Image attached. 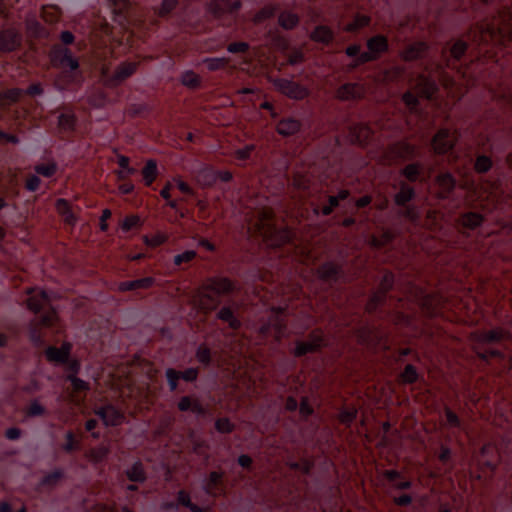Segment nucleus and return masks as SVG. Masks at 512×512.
I'll list each match as a JSON object with an SVG mask.
<instances>
[{
    "label": "nucleus",
    "instance_id": "obj_1",
    "mask_svg": "<svg viewBox=\"0 0 512 512\" xmlns=\"http://www.w3.org/2000/svg\"><path fill=\"white\" fill-rule=\"evenodd\" d=\"M511 21V13L503 11L491 23L481 22L472 26L468 38L479 46L488 43L505 46L512 41Z\"/></svg>",
    "mask_w": 512,
    "mask_h": 512
},
{
    "label": "nucleus",
    "instance_id": "obj_2",
    "mask_svg": "<svg viewBox=\"0 0 512 512\" xmlns=\"http://www.w3.org/2000/svg\"><path fill=\"white\" fill-rule=\"evenodd\" d=\"M252 235H259L270 246L281 247L289 243L293 238V232L288 227L277 228L275 225V213L271 207H263L257 218L249 227Z\"/></svg>",
    "mask_w": 512,
    "mask_h": 512
},
{
    "label": "nucleus",
    "instance_id": "obj_3",
    "mask_svg": "<svg viewBox=\"0 0 512 512\" xmlns=\"http://www.w3.org/2000/svg\"><path fill=\"white\" fill-rule=\"evenodd\" d=\"M60 322V316L57 309L49 305V308L38 318L33 319L29 324V338L31 342L40 346L44 343L42 328L56 327Z\"/></svg>",
    "mask_w": 512,
    "mask_h": 512
},
{
    "label": "nucleus",
    "instance_id": "obj_4",
    "mask_svg": "<svg viewBox=\"0 0 512 512\" xmlns=\"http://www.w3.org/2000/svg\"><path fill=\"white\" fill-rule=\"evenodd\" d=\"M190 304L198 312L205 316L217 310L221 304V299L214 295L211 291L206 290L203 284L193 294Z\"/></svg>",
    "mask_w": 512,
    "mask_h": 512
},
{
    "label": "nucleus",
    "instance_id": "obj_5",
    "mask_svg": "<svg viewBox=\"0 0 512 512\" xmlns=\"http://www.w3.org/2000/svg\"><path fill=\"white\" fill-rule=\"evenodd\" d=\"M273 84L281 94L293 100H304L310 94V91L307 87L301 85L298 82L285 78L276 79L274 80Z\"/></svg>",
    "mask_w": 512,
    "mask_h": 512
},
{
    "label": "nucleus",
    "instance_id": "obj_6",
    "mask_svg": "<svg viewBox=\"0 0 512 512\" xmlns=\"http://www.w3.org/2000/svg\"><path fill=\"white\" fill-rule=\"evenodd\" d=\"M202 284L205 286L206 290H209L214 295H217L219 299L222 296L233 293L237 289L236 282L228 277H209Z\"/></svg>",
    "mask_w": 512,
    "mask_h": 512
},
{
    "label": "nucleus",
    "instance_id": "obj_7",
    "mask_svg": "<svg viewBox=\"0 0 512 512\" xmlns=\"http://www.w3.org/2000/svg\"><path fill=\"white\" fill-rule=\"evenodd\" d=\"M50 60L53 67L66 68L76 70L79 67V62L72 56L69 48H62L55 46L50 52Z\"/></svg>",
    "mask_w": 512,
    "mask_h": 512
},
{
    "label": "nucleus",
    "instance_id": "obj_8",
    "mask_svg": "<svg viewBox=\"0 0 512 512\" xmlns=\"http://www.w3.org/2000/svg\"><path fill=\"white\" fill-rule=\"evenodd\" d=\"M168 387L171 392H174L178 388V382L180 379L186 382H194L198 379L199 368L190 367L184 371H178L174 368H168L165 372Z\"/></svg>",
    "mask_w": 512,
    "mask_h": 512
},
{
    "label": "nucleus",
    "instance_id": "obj_9",
    "mask_svg": "<svg viewBox=\"0 0 512 512\" xmlns=\"http://www.w3.org/2000/svg\"><path fill=\"white\" fill-rule=\"evenodd\" d=\"M468 49V45L463 40H457L449 50L443 49L441 52L442 60L445 62V66L451 69L458 68V62L465 55Z\"/></svg>",
    "mask_w": 512,
    "mask_h": 512
},
{
    "label": "nucleus",
    "instance_id": "obj_10",
    "mask_svg": "<svg viewBox=\"0 0 512 512\" xmlns=\"http://www.w3.org/2000/svg\"><path fill=\"white\" fill-rule=\"evenodd\" d=\"M272 311L276 312L277 314L270 317L268 322L263 324L259 328V333L263 336H267L270 333V331L273 329L275 340L280 341L281 338L283 337L284 331L286 329V322L278 314L282 313L284 311V309L272 308Z\"/></svg>",
    "mask_w": 512,
    "mask_h": 512
},
{
    "label": "nucleus",
    "instance_id": "obj_11",
    "mask_svg": "<svg viewBox=\"0 0 512 512\" xmlns=\"http://www.w3.org/2000/svg\"><path fill=\"white\" fill-rule=\"evenodd\" d=\"M22 36L15 28L0 30V51L4 53L14 52L20 48Z\"/></svg>",
    "mask_w": 512,
    "mask_h": 512
},
{
    "label": "nucleus",
    "instance_id": "obj_12",
    "mask_svg": "<svg viewBox=\"0 0 512 512\" xmlns=\"http://www.w3.org/2000/svg\"><path fill=\"white\" fill-rule=\"evenodd\" d=\"M73 345L71 342L64 341L60 347L48 346L44 355L48 362L53 364H65L68 362L72 352Z\"/></svg>",
    "mask_w": 512,
    "mask_h": 512
},
{
    "label": "nucleus",
    "instance_id": "obj_13",
    "mask_svg": "<svg viewBox=\"0 0 512 512\" xmlns=\"http://www.w3.org/2000/svg\"><path fill=\"white\" fill-rule=\"evenodd\" d=\"M35 287H29L25 293L29 296L26 300V307L34 314H38L46 304L50 303V298L45 290H39L37 294Z\"/></svg>",
    "mask_w": 512,
    "mask_h": 512
},
{
    "label": "nucleus",
    "instance_id": "obj_14",
    "mask_svg": "<svg viewBox=\"0 0 512 512\" xmlns=\"http://www.w3.org/2000/svg\"><path fill=\"white\" fill-rule=\"evenodd\" d=\"M365 94V86L360 83H345L336 90V98L341 101L360 100Z\"/></svg>",
    "mask_w": 512,
    "mask_h": 512
},
{
    "label": "nucleus",
    "instance_id": "obj_15",
    "mask_svg": "<svg viewBox=\"0 0 512 512\" xmlns=\"http://www.w3.org/2000/svg\"><path fill=\"white\" fill-rule=\"evenodd\" d=\"M373 134L374 132L368 124L358 123L350 126L348 137L351 143L365 146L370 142Z\"/></svg>",
    "mask_w": 512,
    "mask_h": 512
},
{
    "label": "nucleus",
    "instance_id": "obj_16",
    "mask_svg": "<svg viewBox=\"0 0 512 512\" xmlns=\"http://www.w3.org/2000/svg\"><path fill=\"white\" fill-rule=\"evenodd\" d=\"M455 145V137L448 129H440L432 139V146L437 154H446Z\"/></svg>",
    "mask_w": 512,
    "mask_h": 512
},
{
    "label": "nucleus",
    "instance_id": "obj_17",
    "mask_svg": "<svg viewBox=\"0 0 512 512\" xmlns=\"http://www.w3.org/2000/svg\"><path fill=\"white\" fill-rule=\"evenodd\" d=\"M241 7V2L236 0L230 2L229 0H210L208 4V11L215 18L219 19L226 14L233 13Z\"/></svg>",
    "mask_w": 512,
    "mask_h": 512
},
{
    "label": "nucleus",
    "instance_id": "obj_18",
    "mask_svg": "<svg viewBox=\"0 0 512 512\" xmlns=\"http://www.w3.org/2000/svg\"><path fill=\"white\" fill-rule=\"evenodd\" d=\"M96 414L103 420L106 426H118L123 423L124 413L113 405H106L99 408Z\"/></svg>",
    "mask_w": 512,
    "mask_h": 512
},
{
    "label": "nucleus",
    "instance_id": "obj_19",
    "mask_svg": "<svg viewBox=\"0 0 512 512\" xmlns=\"http://www.w3.org/2000/svg\"><path fill=\"white\" fill-rule=\"evenodd\" d=\"M139 63L137 62H122L120 63L111 78L108 80V83L111 86H117L121 82L125 81L127 78L131 77L138 68Z\"/></svg>",
    "mask_w": 512,
    "mask_h": 512
},
{
    "label": "nucleus",
    "instance_id": "obj_20",
    "mask_svg": "<svg viewBox=\"0 0 512 512\" xmlns=\"http://www.w3.org/2000/svg\"><path fill=\"white\" fill-rule=\"evenodd\" d=\"M429 49V45L424 41H417L405 47L400 53L402 60L406 62L415 61L424 57Z\"/></svg>",
    "mask_w": 512,
    "mask_h": 512
},
{
    "label": "nucleus",
    "instance_id": "obj_21",
    "mask_svg": "<svg viewBox=\"0 0 512 512\" xmlns=\"http://www.w3.org/2000/svg\"><path fill=\"white\" fill-rule=\"evenodd\" d=\"M435 182L439 187L438 196L441 199L447 198L453 192L456 186V180L449 172L439 174L436 177Z\"/></svg>",
    "mask_w": 512,
    "mask_h": 512
},
{
    "label": "nucleus",
    "instance_id": "obj_22",
    "mask_svg": "<svg viewBox=\"0 0 512 512\" xmlns=\"http://www.w3.org/2000/svg\"><path fill=\"white\" fill-rule=\"evenodd\" d=\"M416 93L419 97L432 99L438 88L436 83L425 76H419L416 84Z\"/></svg>",
    "mask_w": 512,
    "mask_h": 512
},
{
    "label": "nucleus",
    "instance_id": "obj_23",
    "mask_svg": "<svg viewBox=\"0 0 512 512\" xmlns=\"http://www.w3.org/2000/svg\"><path fill=\"white\" fill-rule=\"evenodd\" d=\"M301 126V122L295 118H284L277 123L276 131L281 136L289 137L298 133Z\"/></svg>",
    "mask_w": 512,
    "mask_h": 512
},
{
    "label": "nucleus",
    "instance_id": "obj_24",
    "mask_svg": "<svg viewBox=\"0 0 512 512\" xmlns=\"http://www.w3.org/2000/svg\"><path fill=\"white\" fill-rule=\"evenodd\" d=\"M388 151L397 158L410 159L414 156L416 147L406 141H399L389 146Z\"/></svg>",
    "mask_w": 512,
    "mask_h": 512
},
{
    "label": "nucleus",
    "instance_id": "obj_25",
    "mask_svg": "<svg viewBox=\"0 0 512 512\" xmlns=\"http://www.w3.org/2000/svg\"><path fill=\"white\" fill-rule=\"evenodd\" d=\"M155 283V279L153 277H144L141 279L124 281L119 283L118 290L120 292L133 291L138 289H149Z\"/></svg>",
    "mask_w": 512,
    "mask_h": 512
},
{
    "label": "nucleus",
    "instance_id": "obj_26",
    "mask_svg": "<svg viewBox=\"0 0 512 512\" xmlns=\"http://www.w3.org/2000/svg\"><path fill=\"white\" fill-rule=\"evenodd\" d=\"M472 336L477 343H494L504 338V331L501 328H496L489 331L475 332Z\"/></svg>",
    "mask_w": 512,
    "mask_h": 512
},
{
    "label": "nucleus",
    "instance_id": "obj_27",
    "mask_svg": "<svg viewBox=\"0 0 512 512\" xmlns=\"http://www.w3.org/2000/svg\"><path fill=\"white\" fill-rule=\"evenodd\" d=\"M216 318L227 323L228 327L232 330H238L242 326L241 321L235 316L234 311L230 306L221 307L216 314Z\"/></svg>",
    "mask_w": 512,
    "mask_h": 512
},
{
    "label": "nucleus",
    "instance_id": "obj_28",
    "mask_svg": "<svg viewBox=\"0 0 512 512\" xmlns=\"http://www.w3.org/2000/svg\"><path fill=\"white\" fill-rule=\"evenodd\" d=\"M310 39L324 45L330 44L334 39V33L329 26L318 25L310 34Z\"/></svg>",
    "mask_w": 512,
    "mask_h": 512
},
{
    "label": "nucleus",
    "instance_id": "obj_29",
    "mask_svg": "<svg viewBox=\"0 0 512 512\" xmlns=\"http://www.w3.org/2000/svg\"><path fill=\"white\" fill-rule=\"evenodd\" d=\"M177 407L178 410L181 412H186L190 410L198 415H203L206 412L200 401L196 398L193 399L190 396L181 397L180 400L178 401Z\"/></svg>",
    "mask_w": 512,
    "mask_h": 512
},
{
    "label": "nucleus",
    "instance_id": "obj_30",
    "mask_svg": "<svg viewBox=\"0 0 512 512\" xmlns=\"http://www.w3.org/2000/svg\"><path fill=\"white\" fill-rule=\"evenodd\" d=\"M341 272V266L334 262H325L317 269V276L322 281L336 279Z\"/></svg>",
    "mask_w": 512,
    "mask_h": 512
},
{
    "label": "nucleus",
    "instance_id": "obj_31",
    "mask_svg": "<svg viewBox=\"0 0 512 512\" xmlns=\"http://www.w3.org/2000/svg\"><path fill=\"white\" fill-rule=\"evenodd\" d=\"M367 48L370 52L375 55H380L388 51L389 44L388 39L384 35H376L367 40Z\"/></svg>",
    "mask_w": 512,
    "mask_h": 512
},
{
    "label": "nucleus",
    "instance_id": "obj_32",
    "mask_svg": "<svg viewBox=\"0 0 512 512\" xmlns=\"http://www.w3.org/2000/svg\"><path fill=\"white\" fill-rule=\"evenodd\" d=\"M321 343H322L321 337L316 338L314 341L297 342L295 349H294V355L296 357H301L308 353L316 352L321 347Z\"/></svg>",
    "mask_w": 512,
    "mask_h": 512
},
{
    "label": "nucleus",
    "instance_id": "obj_33",
    "mask_svg": "<svg viewBox=\"0 0 512 512\" xmlns=\"http://www.w3.org/2000/svg\"><path fill=\"white\" fill-rule=\"evenodd\" d=\"M26 25V32L29 37L32 38H47L49 33L46 30L45 27L41 25L39 21H37L35 18L26 19L25 21Z\"/></svg>",
    "mask_w": 512,
    "mask_h": 512
},
{
    "label": "nucleus",
    "instance_id": "obj_34",
    "mask_svg": "<svg viewBox=\"0 0 512 512\" xmlns=\"http://www.w3.org/2000/svg\"><path fill=\"white\" fill-rule=\"evenodd\" d=\"M23 95V90L20 88H11L5 91H0V107H7L17 103Z\"/></svg>",
    "mask_w": 512,
    "mask_h": 512
},
{
    "label": "nucleus",
    "instance_id": "obj_35",
    "mask_svg": "<svg viewBox=\"0 0 512 512\" xmlns=\"http://www.w3.org/2000/svg\"><path fill=\"white\" fill-rule=\"evenodd\" d=\"M141 174L145 186H151L158 176L157 162L154 159H149L142 168Z\"/></svg>",
    "mask_w": 512,
    "mask_h": 512
},
{
    "label": "nucleus",
    "instance_id": "obj_36",
    "mask_svg": "<svg viewBox=\"0 0 512 512\" xmlns=\"http://www.w3.org/2000/svg\"><path fill=\"white\" fill-rule=\"evenodd\" d=\"M414 197V189L408 186L407 184L402 183L400 186V191L394 196V202L398 206H404L406 205V203L410 202Z\"/></svg>",
    "mask_w": 512,
    "mask_h": 512
},
{
    "label": "nucleus",
    "instance_id": "obj_37",
    "mask_svg": "<svg viewBox=\"0 0 512 512\" xmlns=\"http://www.w3.org/2000/svg\"><path fill=\"white\" fill-rule=\"evenodd\" d=\"M127 478L132 482H140L143 483L146 481V473L141 461H136L133 463L130 469L126 471Z\"/></svg>",
    "mask_w": 512,
    "mask_h": 512
},
{
    "label": "nucleus",
    "instance_id": "obj_38",
    "mask_svg": "<svg viewBox=\"0 0 512 512\" xmlns=\"http://www.w3.org/2000/svg\"><path fill=\"white\" fill-rule=\"evenodd\" d=\"M484 221V217L477 212H467L461 216V224L465 228L476 229Z\"/></svg>",
    "mask_w": 512,
    "mask_h": 512
},
{
    "label": "nucleus",
    "instance_id": "obj_39",
    "mask_svg": "<svg viewBox=\"0 0 512 512\" xmlns=\"http://www.w3.org/2000/svg\"><path fill=\"white\" fill-rule=\"evenodd\" d=\"M278 23L283 29L291 30L298 25L299 17L295 13L284 11L280 13Z\"/></svg>",
    "mask_w": 512,
    "mask_h": 512
},
{
    "label": "nucleus",
    "instance_id": "obj_40",
    "mask_svg": "<svg viewBox=\"0 0 512 512\" xmlns=\"http://www.w3.org/2000/svg\"><path fill=\"white\" fill-rule=\"evenodd\" d=\"M418 380V372L414 365L407 364L399 374L398 381L402 384H414Z\"/></svg>",
    "mask_w": 512,
    "mask_h": 512
},
{
    "label": "nucleus",
    "instance_id": "obj_41",
    "mask_svg": "<svg viewBox=\"0 0 512 512\" xmlns=\"http://www.w3.org/2000/svg\"><path fill=\"white\" fill-rule=\"evenodd\" d=\"M41 17L46 23L54 24L59 21L61 17V11L54 5L43 6Z\"/></svg>",
    "mask_w": 512,
    "mask_h": 512
},
{
    "label": "nucleus",
    "instance_id": "obj_42",
    "mask_svg": "<svg viewBox=\"0 0 512 512\" xmlns=\"http://www.w3.org/2000/svg\"><path fill=\"white\" fill-rule=\"evenodd\" d=\"M439 300L435 295H426L421 300L422 310L428 316H433L437 313Z\"/></svg>",
    "mask_w": 512,
    "mask_h": 512
},
{
    "label": "nucleus",
    "instance_id": "obj_43",
    "mask_svg": "<svg viewBox=\"0 0 512 512\" xmlns=\"http://www.w3.org/2000/svg\"><path fill=\"white\" fill-rule=\"evenodd\" d=\"M371 18L367 15L357 14L352 22L348 23L344 30L346 32H355L370 24Z\"/></svg>",
    "mask_w": 512,
    "mask_h": 512
},
{
    "label": "nucleus",
    "instance_id": "obj_44",
    "mask_svg": "<svg viewBox=\"0 0 512 512\" xmlns=\"http://www.w3.org/2000/svg\"><path fill=\"white\" fill-rule=\"evenodd\" d=\"M493 166L492 159L486 155H478L474 162V171L478 174L488 172Z\"/></svg>",
    "mask_w": 512,
    "mask_h": 512
},
{
    "label": "nucleus",
    "instance_id": "obj_45",
    "mask_svg": "<svg viewBox=\"0 0 512 512\" xmlns=\"http://www.w3.org/2000/svg\"><path fill=\"white\" fill-rule=\"evenodd\" d=\"M24 413L27 418L39 417L46 414V409L38 399H33L25 408Z\"/></svg>",
    "mask_w": 512,
    "mask_h": 512
},
{
    "label": "nucleus",
    "instance_id": "obj_46",
    "mask_svg": "<svg viewBox=\"0 0 512 512\" xmlns=\"http://www.w3.org/2000/svg\"><path fill=\"white\" fill-rule=\"evenodd\" d=\"M229 62L230 59L226 57L205 58L203 60V63L211 72L225 69L228 66Z\"/></svg>",
    "mask_w": 512,
    "mask_h": 512
},
{
    "label": "nucleus",
    "instance_id": "obj_47",
    "mask_svg": "<svg viewBox=\"0 0 512 512\" xmlns=\"http://www.w3.org/2000/svg\"><path fill=\"white\" fill-rule=\"evenodd\" d=\"M76 125V116L73 113H62L58 116V127L64 131H73Z\"/></svg>",
    "mask_w": 512,
    "mask_h": 512
},
{
    "label": "nucleus",
    "instance_id": "obj_48",
    "mask_svg": "<svg viewBox=\"0 0 512 512\" xmlns=\"http://www.w3.org/2000/svg\"><path fill=\"white\" fill-rule=\"evenodd\" d=\"M223 472L212 471L209 474L205 491L210 495H216L215 488L222 483Z\"/></svg>",
    "mask_w": 512,
    "mask_h": 512
},
{
    "label": "nucleus",
    "instance_id": "obj_49",
    "mask_svg": "<svg viewBox=\"0 0 512 512\" xmlns=\"http://www.w3.org/2000/svg\"><path fill=\"white\" fill-rule=\"evenodd\" d=\"M421 173V165L419 163H411L406 165L401 174L410 182H416Z\"/></svg>",
    "mask_w": 512,
    "mask_h": 512
},
{
    "label": "nucleus",
    "instance_id": "obj_50",
    "mask_svg": "<svg viewBox=\"0 0 512 512\" xmlns=\"http://www.w3.org/2000/svg\"><path fill=\"white\" fill-rule=\"evenodd\" d=\"M109 454V448L106 446H98L92 448L87 453V458L93 463H99L103 461Z\"/></svg>",
    "mask_w": 512,
    "mask_h": 512
},
{
    "label": "nucleus",
    "instance_id": "obj_51",
    "mask_svg": "<svg viewBox=\"0 0 512 512\" xmlns=\"http://www.w3.org/2000/svg\"><path fill=\"white\" fill-rule=\"evenodd\" d=\"M179 504L190 509L191 512H204V509L192 503L189 493L180 490L177 495Z\"/></svg>",
    "mask_w": 512,
    "mask_h": 512
},
{
    "label": "nucleus",
    "instance_id": "obj_52",
    "mask_svg": "<svg viewBox=\"0 0 512 512\" xmlns=\"http://www.w3.org/2000/svg\"><path fill=\"white\" fill-rule=\"evenodd\" d=\"M394 237L395 235L390 230H386L380 236H372L370 243L373 247L382 248L391 243Z\"/></svg>",
    "mask_w": 512,
    "mask_h": 512
},
{
    "label": "nucleus",
    "instance_id": "obj_53",
    "mask_svg": "<svg viewBox=\"0 0 512 512\" xmlns=\"http://www.w3.org/2000/svg\"><path fill=\"white\" fill-rule=\"evenodd\" d=\"M276 11V7L274 5H266L261 8L253 17V22L255 24L262 23L263 21L274 16Z\"/></svg>",
    "mask_w": 512,
    "mask_h": 512
},
{
    "label": "nucleus",
    "instance_id": "obj_54",
    "mask_svg": "<svg viewBox=\"0 0 512 512\" xmlns=\"http://www.w3.org/2000/svg\"><path fill=\"white\" fill-rule=\"evenodd\" d=\"M385 300H386V295L377 290L376 292H374L372 294V296L368 300V302L365 306V310L368 313H372L377 309V307L380 304L384 303Z\"/></svg>",
    "mask_w": 512,
    "mask_h": 512
},
{
    "label": "nucleus",
    "instance_id": "obj_55",
    "mask_svg": "<svg viewBox=\"0 0 512 512\" xmlns=\"http://www.w3.org/2000/svg\"><path fill=\"white\" fill-rule=\"evenodd\" d=\"M66 442L62 446V449L66 453H71L73 451L80 449V439H78L72 431H68L65 435Z\"/></svg>",
    "mask_w": 512,
    "mask_h": 512
},
{
    "label": "nucleus",
    "instance_id": "obj_56",
    "mask_svg": "<svg viewBox=\"0 0 512 512\" xmlns=\"http://www.w3.org/2000/svg\"><path fill=\"white\" fill-rule=\"evenodd\" d=\"M34 170L39 175L50 178L57 172V164L54 161L38 164L34 167Z\"/></svg>",
    "mask_w": 512,
    "mask_h": 512
},
{
    "label": "nucleus",
    "instance_id": "obj_57",
    "mask_svg": "<svg viewBox=\"0 0 512 512\" xmlns=\"http://www.w3.org/2000/svg\"><path fill=\"white\" fill-rule=\"evenodd\" d=\"M63 478V471L61 469H55L54 471L46 474L42 480L41 485L53 487L57 485Z\"/></svg>",
    "mask_w": 512,
    "mask_h": 512
},
{
    "label": "nucleus",
    "instance_id": "obj_58",
    "mask_svg": "<svg viewBox=\"0 0 512 512\" xmlns=\"http://www.w3.org/2000/svg\"><path fill=\"white\" fill-rule=\"evenodd\" d=\"M215 429L219 433L229 434L235 430V425L227 417L218 418L215 421Z\"/></svg>",
    "mask_w": 512,
    "mask_h": 512
},
{
    "label": "nucleus",
    "instance_id": "obj_59",
    "mask_svg": "<svg viewBox=\"0 0 512 512\" xmlns=\"http://www.w3.org/2000/svg\"><path fill=\"white\" fill-rule=\"evenodd\" d=\"M181 82L189 88H197L200 86V77L194 71H187L182 75Z\"/></svg>",
    "mask_w": 512,
    "mask_h": 512
},
{
    "label": "nucleus",
    "instance_id": "obj_60",
    "mask_svg": "<svg viewBox=\"0 0 512 512\" xmlns=\"http://www.w3.org/2000/svg\"><path fill=\"white\" fill-rule=\"evenodd\" d=\"M141 225V219L138 215L126 216L120 224L121 229L124 232H128Z\"/></svg>",
    "mask_w": 512,
    "mask_h": 512
},
{
    "label": "nucleus",
    "instance_id": "obj_61",
    "mask_svg": "<svg viewBox=\"0 0 512 512\" xmlns=\"http://www.w3.org/2000/svg\"><path fill=\"white\" fill-rule=\"evenodd\" d=\"M393 284H394L393 273L386 272L383 275L377 290L387 296V293L392 289Z\"/></svg>",
    "mask_w": 512,
    "mask_h": 512
},
{
    "label": "nucleus",
    "instance_id": "obj_62",
    "mask_svg": "<svg viewBox=\"0 0 512 512\" xmlns=\"http://www.w3.org/2000/svg\"><path fill=\"white\" fill-rule=\"evenodd\" d=\"M196 359L204 365H209L211 362L210 348L205 344H201L196 351Z\"/></svg>",
    "mask_w": 512,
    "mask_h": 512
},
{
    "label": "nucleus",
    "instance_id": "obj_63",
    "mask_svg": "<svg viewBox=\"0 0 512 512\" xmlns=\"http://www.w3.org/2000/svg\"><path fill=\"white\" fill-rule=\"evenodd\" d=\"M67 379L72 384V392L73 393H78V392H81V391H87L90 388L88 382L78 378L77 376L68 375Z\"/></svg>",
    "mask_w": 512,
    "mask_h": 512
},
{
    "label": "nucleus",
    "instance_id": "obj_64",
    "mask_svg": "<svg viewBox=\"0 0 512 512\" xmlns=\"http://www.w3.org/2000/svg\"><path fill=\"white\" fill-rule=\"evenodd\" d=\"M293 186L297 189L307 190L310 187L309 178L302 173H295L292 179Z\"/></svg>",
    "mask_w": 512,
    "mask_h": 512
}]
</instances>
